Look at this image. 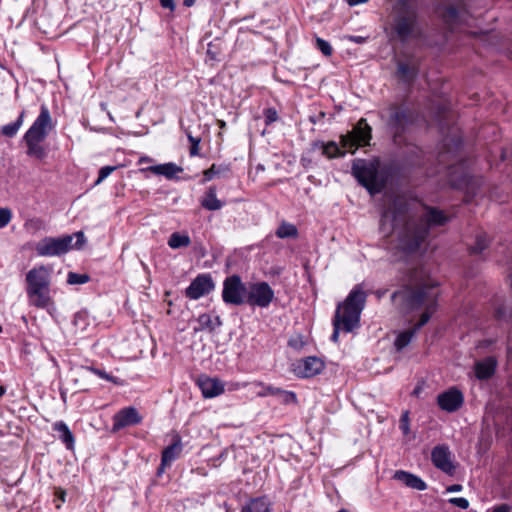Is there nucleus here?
I'll use <instances>...</instances> for the list:
<instances>
[{
    "instance_id": "nucleus-1",
    "label": "nucleus",
    "mask_w": 512,
    "mask_h": 512,
    "mask_svg": "<svg viewBox=\"0 0 512 512\" xmlns=\"http://www.w3.org/2000/svg\"><path fill=\"white\" fill-rule=\"evenodd\" d=\"M448 221L443 211L426 207L418 216L408 211L403 197H395L384 209L380 221V229L385 235L397 234V249L407 253H415L425 242L430 228L444 225Z\"/></svg>"
},
{
    "instance_id": "nucleus-2",
    "label": "nucleus",
    "mask_w": 512,
    "mask_h": 512,
    "mask_svg": "<svg viewBox=\"0 0 512 512\" xmlns=\"http://www.w3.org/2000/svg\"><path fill=\"white\" fill-rule=\"evenodd\" d=\"M438 297L437 283L427 275L423 268H415L410 271L406 284L391 295L393 305L403 315L421 308L424 309L419 322L413 328L398 334L394 342L398 351L408 346L420 328L429 322L437 310Z\"/></svg>"
},
{
    "instance_id": "nucleus-3",
    "label": "nucleus",
    "mask_w": 512,
    "mask_h": 512,
    "mask_svg": "<svg viewBox=\"0 0 512 512\" xmlns=\"http://www.w3.org/2000/svg\"><path fill=\"white\" fill-rule=\"evenodd\" d=\"M366 297L367 295L361 285H356L345 301L338 304L333 319V333L331 336L333 342H338L340 331L349 333L359 326L360 315L365 307Z\"/></svg>"
},
{
    "instance_id": "nucleus-4",
    "label": "nucleus",
    "mask_w": 512,
    "mask_h": 512,
    "mask_svg": "<svg viewBox=\"0 0 512 512\" xmlns=\"http://www.w3.org/2000/svg\"><path fill=\"white\" fill-rule=\"evenodd\" d=\"M392 30L401 42L420 36L417 7L408 0H399L394 6Z\"/></svg>"
},
{
    "instance_id": "nucleus-5",
    "label": "nucleus",
    "mask_w": 512,
    "mask_h": 512,
    "mask_svg": "<svg viewBox=\"0 0 512 512\" xmlns=\"http://www.w3.org/2000/svg\"><path fill=\"white\" fill-rule=\"evenodd\" d=\"M53 128L50 112L45 105L41 106V111L32 126L25 133L23 139L27 145V154L37 159L45 157L46 152L42 147L43 142L49 131Z\"/></svg>"
},
{
    "instance_id": "nucleus-6",
    "label": "nucleus",
    "mask_w": 512,
    "mask_h": 512,
    "mask_svg": "<svg viewBox=\"0 0 512 512\" xmlns=\"http://www.w3.org/2000/svg\"><path fill=\"white\" fill-rule=\"evenodd\" d=\"M26 282L31 303L39 308L46 307L50 300V270L44 265L35 267L26 274Z\"/></svg>"
},
{
    "instance_id": "nucleus-7",
    "label": "nucleus",
    "mask_w": 512,
    "mask_h": 512,
    "mask_svg": "<svg viewBox=\"0 0 512 512\" xmlns=\"http://www.w3.org/2000/svg\"><path fill=\"white\" fill-rule=\"evenodd\" d=\"M77 241L73 244V235L62 237H45L36 245V252L39 256H61L74 247H80L85 242L83 232L75 233Z\"/></svg>"
},
{
    "instance_id": "nucleus-8",
    "label": "nucleus",
    "mask_w": 512,
    "mask_h": 512,
    "mask_svg": "<svg viewBox=\"0 0 512 512\" xmlns=\"http://www.w3.org/2000/svg\"><path fill=\"white\" fill-rule=\"evenodd\" d=\"M372 128L366 119L361 118L352 131L341 136V145L344 149L354 153L358 147L366 146L371 140Z\"/></svg>"
},
{
    "instance_id": "nucleus-9",
    "label": "nucleus",
    "mask_w": 512,
    "mask_h": 512,
    "mask_svg": "<svg viewBox=\"0 0 512 512\" xmlns=\"http://www.w3.org/2000/svg\"><path fill=\"white\" fill-rule=\"evenodd\" d=\"M247 289L240 276L232 275L223 282L222 299L226 304L241 305L245 303Z\"/></svg>"
},
{
    "instance_id": "nucleus-10",
    "label": "nucleus",
    "mask_w": 512,
    "mask_h": 512,
    "mask_svg": "<svg viewBox=\"0 0 512 512\" xmlns=\"http://www.w3.org/2000/svg\"><path fill=\"white\" fill-rule=\"evenodd\" d=\"M273 299L274 291L269 284L267 282H258L250 286L245 302L251 306L266 308Z\"/></svg>"
},
{
    "instance_id": "nucleus-11",
    "label": "nucleus",
    "mask_w": 512,
    "mask_h": 512,
    "mask_svg": "<svg viewBox=\"0 0 512 512\" xmlns=\"http://www.w3.org/2000/svg\"><path fill=\"white\" fill-rule=\"evenodd\" d=\"M215 284L210 274H199L186 288L185 295L197 300L214 290Z\"/></svg>"
},
{
    "instance_id": "nucleus-12",
    "label": "nucleus",
    "mask_w": 512,
    "mask_h": 512,
    "mask_svg": "<svg viewBox=\"0 0 512 512\" xmlns=\"http://www.w3.org/2000/svg\"><path fill=\"white\" fill-rule=\"evenodd\" d=\"M352 173L359 183L367 188L370 193L379 191V189L376 188V172L372 166L362 161L355 162L352 166Z\"/></svg>"
},
{
    "instance_id": "nucleus-13",
    "label": "nucleus",
    "mask_w": 512,
    "mask_h": 512,
    "mask_svg": "<svg viewBox=\"0 0 512 512\" xmlns=\"http://www.w3.org/2000/svg\"><path fill=\"white\" fill-rule=\"evenodd\" d=\"M324 369V362L317 357L310 356L298 360L294 364V372L298 377L310 378L319 374Z\"/></svg>"
},
{
    "instance_id": "nucleus-14",
    "label": "nucleus",
    "mask_w": 512,
    "mask_h": 512,
    "mask_svg": "<svg viewBox=\"0 0 512 512\" xmlns=\"http://www.w3.org/2000/svg\"><path fill=\"white\" fill-rule=\"evenodd\" d=\"M141 416L134 407H126L113 416L112 430L119 431L125 427L133 426L141 422Z\"/></svg>"
},
{
    "instance_id": "nucleus-15",
    "label": "nucleus",
    "mask_w": 512,
    "mask_h": 512,
    "mask_svg": "<svg viewBox=\"0 0 512 512\" xmlns=\"http://www.w3.org/2000/svg\"><path fill=\"white\" fill-rule=\"evenodd\" d=\"M431 459L438 469L450 475L454 473L455 466L451 461V452L447 446L439 445L434 447L431 452Z\"/></svg>"
},
{
    "instance_id": "nucleus-16",
    "label": "nucleus",
    "mask_w": 512,
    "mask_h": 512,
    "mask_svg": "<svg viewBox=\"0 0 512 512\" xmlns=\"http://www.w3.org/2000/svg\"><path fill=\"white\" fill-rule=\"evenodd\" d=\"M463 394L456 388H451L438 395L437 403L442 410L454 412L463 404Z\"/></svg>"
},
{
    "instance_id": "nucleus-17",
    "label": "nucleus",
    "mask_w": 512,
    "mask_h": 512,
    "mask_svg": "<svg viewBox=\"0 0 512 512\" xmlns=\"http://www.w3.org/2000/svg\"><path fill=\"white\" fill-rule=\"evenodd\" d=\"M410 122L411 114L408 110L396 106L390 108L388 124L395 129L396 134L404 130Z\"/></svg>"
},
{
    "instance_id": "nucleus-18",
    "label": "nucleus",
    "mask_w": 512,
    "mask_h": 512,
    "mask_svg": "<svg viewBox=\"0 0 512 512\" xmlns=\"http://www.w3.org/2000/svg\"><path fill=\"white\" fill-rule=\"evenodd\" d=\"M171 442L162 451V472L164 468L172 461L178 458L182 452V442L179 435L174 434L170 436Z\"/></svg>"
},
{
    "instance_id": "nucleus-19",
    "label": "nucleus",
    "mask_w": 512,
    "mask_h": 512,
    "mask_svg": "<svg viewBox=\"0 0 512 512\" xmlns=\"http://www.w3.org/2000/svg\"><path fill=\"white\" fill-rule=\"evenodd\" d=\"M496 367V358L492 356L486 357L483 360L477 361L475 363V376L479 380H487L494 375Z\"/></svg>"
},
{
    "instance_id": "nucleus-20",
    "label": "nucleus",
    "mask_w": 512,
    "mask_h": 512,
    "mask_svg": "<svg viewBox=\"0 0 512 512\" xmlns=\"http://www.w3.org/2000/svg\"><path fill=\"white\" fill-rule=\"evenodd\" d=\"M199 388L205 398L216 397L224 392V385L216 378H199Z\"/></svg>"
},
{
    "instance_id": "nucleus-21",
    "label": "nucleus",
    "mask_w": 512,
    "mask_h": 512,
    "mask_svg": "<svg viewBox=\"0 0 512 512\" xmlns=\"http://www.w3.org/2000/svg\"><path fill=\"white\" fill-rule=\"evenodd\" d=\"M394 478L404 483L407 487L418 491H424L427 488L426 483L421 478L406 471H396Z\"/></svg>"
},
{
    "instance_id": "nucleus-22",
    "label": "nucleus",
    "mask_w": 512,
    "mask_h": 512,
    "mask_svg": "<svg viewBox=\"0 0 512 512\" xmlns=\"http://www.w3.org/2000/svg\"><path fill=\"white\" fill-rule=\"evenodd\" d=\"M53 429L59 433V439L65 444L66 448L72 450L75 439L69 427L63 421H59L53 425Z\"/></svg>"
},
{
    "instance_id": "nucleus-23",
    "label": "nucleus",
    "mask_w": 512,
    "mask_h": 512,
    "mask_svg": "<svg viewBox=\"0 0 512 512\" xmlns=\"http://www.w3.org/2000/svg\"><path fill=\"white\" fill-rule=\"evenodd\" d=\"M437 12L448 25H454L459 22L460 12L454 5L439 6Z\"/></svg>"
},
{
    "instance_id": "nucleus-24",
    "label": "nucleus",
    "mask_w": 512,
    "mask_h": 512,
    "mask_svg": "<svg viewBox=\"0 0 512 512\" xmlns=\"http://www.w3.org/2000/svg\"><path fill=\"white\" fill-rule=\"evenodd\" d=\"M241 512H271L270 503L266 497L254 498L242 507Z\"/></svg>"
},
{
    "instance_id": "nucleus-25",
    "label": "nucleus",
    "mask_w": 512,
    "mask_h": 512,
    "mask_svg": "<svg viewBox=\"0 0 512 512\" xmlns=\"http://www.w3.org/2000/svg\"><path fill=\"white\" fill-rule=\"evenodd\" d=\"M203 208L209 211H216L222 208L223 203L216 197V188L210 187L201 200Z\"/></svg>"
},
{
    "instance_id": "nucleus-26",
    "label": "nucleus",
    "mask_w": 512,
    "mask_h": 512,
    "mask_svg": "<svg viewBox=\"0 0 512 512\" xmlns=\"http://www.w3.org/2000/svg\"><path fill=\"white\" fill-rule=\"evenodd\" d=\"M397 71L405 81H412L417 75V65L414 61L398 62Z\"/></svg>"
},
{
    "instance_id": "nucleus-27",
    "label": "nucleus",
    "mask_w": 512,
    "mask_h": 512,
    "mask_svg": "<svg viewBox=\"0 0 512 512\" xmlns=\"http://www.w3.org/2000/svg\"><path fill=\"white\" fill-rule=\"evenodd\" d=\"M167 243L171 249L175 250L188 247L191 244V239L187 233L174 232Z\"/></svg>"
},
{
    "instance_id": "nucleus-28",
    "label": "nucleus",
    "mask_w": 512,
    "mask_h": 512,
    "mask_svg": "<svg viewBox=\"0 0 512 512\" xmlns=\"http://www.w3.org/2000/svg\"><path fill=\"white\" fill-rule=\"evenodd\" d=\"M276 236L280 239L296 238L298 230L294 224L283 221L276 230Z\"/></svg>"
},
{
    "instance_id": "nucleus-29",
    "label": "nucleus",
    "mask_w": 512,
    "mask_h": 512,
    "mask_svg": "<svg viewBox=\"0 0 512 512\" xmlns=\"http://www.w3.org/2000/svg\"><path fill=\"white\" fill-rule=\"evenodd\" d=\"M315 146L321 148L322 154L327 156L328 158H335L344 155V152L341 151V149L335 142H329L327 144L316 143Z\"/></svg>"
},
{
    "instance_id": "nucleus-30",
    "label": "nucleus",
    "mask_w": 512,
    "mask_h": 512,
    "mask_svg": "<svg viewBox=\"0 0 512 512\" xmlns=\"http://www.w3.org/2000/svg\"><path fill=\"white\" fill-rule=\"evenodd\" d=\"M182 172L183 168L174 163L169 162L162 164V176H164L167 179H179L177 175Z\"/></svg>"
},
{
    "instance_id": "nucleus-31",
    "label": "nucleus",
    "mask_w": 512,
    "mask_h": 512,
    "mask_svg": "<svg viewBox=\"0 0 512 512\" xmlns=\"http://www.w3.org/2000/svg\"><path fill=\"white\" fill-rule=\"evenodd\" d=\"M24 118V111L21 112L18 119L10 124L4 125L2 127V134L7 137H13L17 134L19 128L21 127L23 123Z\"/></svg>"
},
{
    "instance_id": "nucleus-32",
    "label": "nucleus",
    "mask_w": 512,
    "mask_h": 512,
    "mask_svg": "<svg viewBox=\"0 0 512 512\" xmlns=\"http://www.w3.org/2000/svg\"><path fill=\"white\" fill-rule=\"evenodd\" d=\"M86 369L89 370L90 372H92L93 374L97 375L98 377L105 379L107 381H110L115 385H118V386L124 385V381L122 379H119L117 377H114V376L108 374L105 370L95 368L92 366L86 367Z\"/></svg>"
},
{
    "instance_id": "nucleus-33",
    "label": "nucleus",
    "mask_w": 512,
    "mask_h": 512,
    "mask_svg": "<svg viewBox=\"0 0 512 512\" xmlns=\"http://www.w3.org/2000/svg\"><path fill=\"white\" fill-rule=\"evenodd\" d=\"M90 280L88 274H78L75 272H69L67 275V283L69 285L85 284Z\"/></svg>"
},
{
    "instance_id": "nucleus-34",
    "label": "nucleus",
    "mask_w": 512,
    "mask_h": 512,
    "mask_svg": "<svg viewBox=\"0 0 512 512\" xmlns=\"http://www.w3.org/2000/svg\"><path fill=\"white\" fill-rule=\"evenodd\" d=\"M228 170V166L217 167L215 164H213L209 169L204 171V181H210L215 175H219L222 172H227Z\"/></svg>"
},
{
    "instance_id": "nucleus-35",
    "label": "nucleus",
    "mask_w": 512,
    "mask_h": 512,
    "mask_svg": "<svg viewBox=\"0 0 512 512\" xmlns=\"http://www.w3.org/2000/svg\"><path fill=\"white\" fill-rule=\"evenodd\" d=\"M488 246V240L486 235H479L476 239L475 245L471 248V252L478 254L486 249Z\"/></svg>"
},
{
    "instance_id": "nucleus-36",
    "label": "nucleus",
    "mask_w": 512,
    "mask_h": 512,
    "mask_svg": "<svg viewBox=\"0 0 512 512\" xmlns=\"http://www.w3.org/2000/svg\"><path fill=\"white\" fill-rule=\"evenodd\" d=\"M316 46L325 56H330L332 54L333 50L331 45L324 39L317 37Z\"/></svg>"
},
{
    "instance_id": "nucleus-37",
    "label": "nucleus",
    "mask_w": 512,
    "mask_h": 512,
    "mask_svg": "<svg viewBox=\"0 0 512 512\" xmlns=\"http://www.w3.org/2000/svg\"><path fill=\"white\" fill-rule=\"evenodd\" d=\"M116 170V166H104L99 170L98 178L95 182V185L100 184L104 181L113 171Z\"/></svg>"
},
{
    "instance_id": "nucleus-38",
    "label": "nucleus",
    "mask_w": 512,
    "mask_h": 512,
    "mask_svg": "<svg viewBox=\"0 0 512 512\" xmlns=\"http://www.w3.org/2000/svg\"><path fill=\"white\" fill-rule=\"evenodd\" d=\"M187 137L191 144L190 155L191 156L198 155L199 154V144H200L201 139L199 137L192 136L191 133H188Z\"/></svg>"
},
{
    "instance_id": "nucleus-39",
    "label": "nucleus",
    "mask_w": 512,
    "mask_h": 512,
    "mask_svg": "<svg viewBox=\"0 0 512 512\" xmlns=\"http://www.w3.org/2000/svg\"><path fill=\"white\" fill-rule=\"evenodd\" d=\"M12 217L11 210L8 208L0 209V228H4L8 225Z\"/></svg>"
},
{
    "instance_id": "nucleus-40",
    "label": "nucleus",
    "mask_w": 512,
    "mask_h": 512,
    "mask_svg": "<svg viewBox=\"0 0 512 512\" xmlns=\"http://www.w3.org/2000/svg\"><path fill=\"white\" fill-rule=\"evenodd\" d=\"M207 55L211 60H216L220 53V46L218 43L209 42L207 45Z\"/></svg>"
},
{
    "instance_id": "nucleus-41",
    "label": "nucleus",
    "mask_w": 512,
    "mask_h": 512,
    "mask_svg": "<svg viewBox=\"0 0 512 512\" xmlns=\"http://www.w3.org/2000/svg\"><path fill=\"white\" fill-rule=\"evenodd\" d=\"M198 323L200 325V329L209 328L210 330H213L212 319H211L210 315H208V314H205V313L201 314L198 317Z\"/></svg>"
},
{
    "instance_id": "nucleus-42",
    "label": "nucleus",
    "mask_w": 512,
    "mask_h": 512,
    "mask_svg": "<svg viewBox=\"0 0 512 512\" xmlns=\"http://www.w3.org/2000/svg\"><path fill=\"white\" fill-rule=\"evenodd\" d=\"M448 502L461 509H467L469 507V501L463 497H453L450 498Z\"/></svg>"
},
{
    "instance_id": "nucleus-43",
    "label": "nucleus",
    "mask_w": 512,
    "mask_h": 512,
    "mask_svg": "<svg viewBox=\"0 0 512 512\" xmlns=\"http://www.w3.org/2000/svg\"><path fill=\"white\" fill-rule=\"evenodd\" d=\"M278 397L285 404L296 402V395L293 392H287L281 389V392L278 393Z\"/></svg>"
},
{
    "instance_id": "nucleus-44",
    "label": "nucleus",
    "mask_w": 512,
    "mask_h": 512,
    "mask_svg": "<svg viewBox=\"0 0 512 512\" xmlns=\"http://www.w3.org/2000/svg\"><path fill=\"white\" fill-rule=\"evenodd\" d=\"M279 392H281L280 388L273 387V386H266L263 388L262 391L258 392L257 395L259 397H265L268 395L278 396Z\"/></svg>"
},
{
    "instance_id": "nucleus-45",
    "label": "nucleus",
    "mask_w": 512,
    "mask_h": 512,
    "mask_svg": "<svg viewBox=\"0 0 512 512\" xmlns=\"http://www.w3.org/2000/svg\"><path fill=\"white\" fill-rule=\"evenodd\" d=\"M400 429L402 430V432L407 435L410 431V427H409V414H408V411H405L402 416H401V419H400Z\"/></svg>"
},
{
    "instance_id": "nucleus-46",
    "label": "nucleus",
    "mask_w": 512,
    "mask_h": 512,
    "mask_svg": "<svg viewBox=\"0 0 512 512\" xmlns=\"http://www.w3.org/2000/svg\"><path fill=\"white\" fill-rule=\"evenodd\" d=\"M266 123H272L277 120V111L274 108H268L265 110Z\"/></svg>"
},
{
    "instance_id": "nucleus-47",
    "label": "nucleus",
    "mask_w": 512,
    "mask_h": 512,
    "mask_svg": "<svg viewBox=\"0 0 512 512\" xmlns=\"http://www.w3.org/2000/svg\"><path fill=\"white\" fill-rule=\"evenodd\" d=\"M142 172H152L153 174L157 175V176H160V164L158 165H153V166H150V167H147V168H142L141 169Z\"/></svg>"
},
{
    "instance_id": "nucleus-48",
    "label": "nucleus",
    "mask_w": 512,
    "mask_h": 512,
    "mask_svg": "<svg viewBox=\"0 0 512 512\" xmlns=\"http://www.w3.org/2000/svg\"><path fill=\"white\" fill-rule=\"evenodd\" d=\"M347 39L351 42H355L357 44H362L366 41V37H362V36H354V35H350V36H347Z\"/></svg>"
},
{
    "instance_id": "nucleus-49",
    "label": "nucleus",
    "mask_w": 512,
    "mask_h": 512,
    "mask_svg": "<svg viewBox=\"0 0 512 512\" xmlns=\"http://www.w3.org/2000/svg\"><path fill=\"white\" fill-rule=\"evenodd\" d=\"M55 496L57 497V499H59L61 502H65V497H66V492L65 490L61 489V488H57L55 490Z\"/></svg>"
},
{
    "instance_id": "nucleus-50",
    "label": "nucleus",
    "mask_w": 512,
    "mask_h": 512,
    "mask_svg": "<svg viewBox=\"0 0 512 512\" xmlns=\"http://www.w3.org/2000/svg\"><path fill=\"white\" fill-rule=\"evenodd\" d=\"M510 506L507 504H501L493 509L492 512H510Z\"/></svg>"
},
{
    "instance_id": "nucleus-51",
    "label": "nucleus",
    "mask_w": 512,
    "mask_h": 512,
    "mask_svg": "<svg viewBox=\"0 0 512 512\" xmlns=\"http://www.w3.org/2000/svg\"><path fill=\"white\" fill-rule=\"evenodd\" d=\"M462 490V486L460 484H453L446 488V492L452 493V492H459Z\"/></svg>"
},
{
    "instance_id": "nucleus-52",
    "label": "nucleus",
    "mask_w": 512,
    "mask_h": 512,
    "mask_svg": "<svg viewBox=\"0 0 512 512\" xmlns=\"http://www.w3.org/2000/svg\"><path fill=\"white\" fill-rule=\"evenodd\" d=\"M162 8H168L171 11L174 10L175 4L173 0H162Z\"/></svg>"
},
{
    "instance_id": "nucleus-53",
    "label": "nucleus",
    "mask_w": 512,
    "mask_h": 512,
    "mask_svg": "<svg viewBox=\"0 0 512 512\" xmlns=\"http://www.w3.org/2000/svg\"><path fill=\"white\" fill-rule=\"evenodd\" d=\"M422 389H423V385H422V384H418V385L414 388V390H413L412 394H413V395H415V396H419V395H420V393L422 392Z\"/></svg>"
},
{
    "instance_id": "nucleus-54",
    "label": "nucleus",
    "mask_w": 512,
    "mask_h": 512,
    "mask_svg": "<svg viewBox=\"0 0 512 512\" xmlns=\"http://www.w3.org/2000/svg\"><path fill=\"white\" fill-rule=\"evenodd\" d=\"M368 0H347V3L350 5V6H355V5H358V4H361V3H365L367 2Z\"/></svg>"
},
{
    "instance_id": "nucleus-55",
    "label": "nucleus",
    "mask_w": 512,
    "mask_h": 512,
    "mask_svg": "<svg viewBox=\"0 0 512 512\" xmlns=\"http://www.w3.org/2000/svg\"><path fill=\"white\" fill-rule=\"evenodd\" d=\"M195 1H196V0H184V1H183V4H184V6H186V7H191V6H193V5L195 4Z\"/></svg>"
},
{
    "instance_id": "nucleus-56",
    "label": "nucleus",
    "mask_w": 512,
    "mask_h": 512,
    "mask_svg": "<svg viewBox=\"0 0 512 512\" xmlns=\"http://www.w3.org/2000/svg\"><path fill=\"white\" fill-rule=\"evenodd\" d=\"M218 126L221 128V129H224L226 127V123L225 121L223 120H218Z\"/></svg>"
},
{
    "instance_id": "nucleus-57",
    "label": "nucleus",
    "mask_w": 512,
    "mask_h": 512,
    "mask_svg": "<svg viewBox=\"0 0 512 512\" xmlns=\"http://www.w3.org/2000/svg\"><path fill=\"white\" fill-rule=\"evenodd\" d=\"M6 393V388L4 386H0V397H2Z\"/></svg>"
},
{
    "instance_id": "nucleus-58",
    "label": "nucleus",
    "mask_w": 512,
    "mask_h": 512,
    "mask_svg": "<svg viewBox=\"0 0 512 512\" xmlns=\"http://www.w3.org/2000/svg\"><path fill=\"white\" fill-rule=\"evenodd\" d=\"M444 159H445V152H441L440 153V160L444 161Z\"/></svg>"
},
{
    "instance_id": "nucleus-59",
    "label": "nucleus",
    "mask_w": 512,
    "mask_h": 512,
    "mask_svg": "<svg viewBox=\"0 0 512 512\" xmlns=\"http://www.w3.org/2000/svg\"><path fill=\"white\" fill-rule=\"evenodd\" d=\"M147 161H148V159L143 157V158H141L139 160V163L142 164V163L147 162Z\"/></svg>"
},
{
    "instance_id": "nucleus-60",
    "label": "nucleus",
    "mask_w": 512,
    "mask_h": 512,
    "mask_svg": "<svg viewBox=\"0 0 512 512\" xmlns=\"http://www.w3.org/2000/svg\"><path fill=\"white\" fill-rule=\"evenodd\" d=\"M156 475L159 476L160 475V465L156 468Z\"/></svg>"
},
{
    "instance_id": "nucleus-61",
    "label": "nucleus",
    "mask_w": 512,
    "mask_h": 512,
    "mask_svg": "<svg viewBox=\"0 0 512 512\" xmlns=\"http://www.w3.org/2000/svg\"><path fill=\"white\" fill-rule=\"evenodd\" d=\"M216 322H217V325L220 326L221 325V320L219 317H216Z\"/></svg>"
},
{
    "instance_id": "nucleus-62",
    "label": "nucleus",
    "mask_w": 512,
    "mask_h": 512,
    "mask_svg": "<svg viewBox=\"0 0 512 512\" xmlns=\"http://www.w3.org/2000/svg\"><path fill=\"white\" fill-rule=\"evenodd\" d=\"M338 512H349V511H347L346 509H341Z\"/></svg>"
},
{
    "instance_id": "nucleus-63",
    "label": "nucleus",
    "mask_w": 512,
    "mask_h": 512,
    "mask_svg": "<svg viewBox=\"0 0 512 512\" xmlns=\"http://www.w3.org/2000/svg\"><path fill=\"white\" fill-rule=\"evenodd\" d=\"M512 353V350L509 348L508 349V354L510 355Z\"/></svg>"
},
{
    "instance_id": "nucleus-64",
    "label": "nucleus",
    "mask_w": 512,
    "mask_h": 512,
    "mask_svg": "<svg viewBox=\"0 0 512 512\" xmlns=\"http://www.w3.org/2000/svg\"><path fill=\"white\" fill-rule=\"evenodd\" d=\"M511 288H512V274H511V284H510Z\"/></svg>"
}]
</instances>
